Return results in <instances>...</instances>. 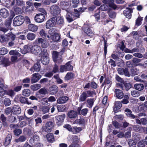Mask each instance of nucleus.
Returning <instances> with one entry per match:
<instances>
[{
	"instance_id": "nucleus-7",
	"label": "nucleus",
	"mask_w": 147,
	"mask_h": 147,
	"mask_svg": "<svg viewBox=\"0 0 147 147\" xmlns=\"http://www.w3.org/2000/svg\"><path fill=\"white\" fill-rule=\"evenodd\" d=\"M53 61L56 63H61L63 61L61 57H58V53L56 51H53Z\"/></svg>"
},
{
	"instance_id": "nucleus-26",
	"label": "nucleus",
	"mask_w": 147,
	"mask_h": 147,
	"mask_svg": "<svg viewBox=\"0 0 147 147\" xmlns=\"http://www.w3.org/2000/svg\"><path fill=\"white\" fill-rule=\"evenodd\" d=\"M95 99L94 98H88L86 100L87 107L89 108H91L94 104Z\"/></svg>"
},
{
	"instance_id": "nucleus-25",
	"label": "nucleus",
	"mask_w": 147,
	"mask_h": 147,
	"mask_svg": "<svg viewBox=\"0 0 147 147\" xmlns=\"http://www.w3.org/2000/svg\"><path fill=\"white\" fill-rule=\"evenodd\" d=\"M125 114L128 117H130L132 119L136 118L135 115L132 114V111L130 109L126 108L125 110Z\"/></svg>"
},
{
	"instance_id": "nucleus-20",
	"label": "nucleus",
	"mask_w": 147,
	"mask_h": 147,
	"mask_svg": "<svg viewBox=\"0 0 147 147\" xmlns=\"http://www.w3.org/2000/svg\"><path fill=\"white\" fill-rule=\"evenodd\" d=\"M40 138L39 136L36 135H34L32 138H31L29 140V142L31 144L36 143L37 142L39 141Z\"/></svg>"
},
{
	"instance_id": "nucleus-48",
	"label": "nucleus",
	"mask_w": 147,
	"mask_h": 147,
	"mask_svg": "<svg viewBox=\"0 0 147 147\" xmlns=\"http://www.w3.org/2000/svg\"><path fill=\"white\" fill-rule=\"evenodd\" d=\"M26 140V137L24 136H20L19 138L16 139L15 141L17 142H24Z\"/></svg>"
},
{
	"instance_id": "nucleus-12",
	"label": "nucleus",
	"mask_w": 147,
	"mask_h": 147,
	"mask_svg": "<svg viewBox=\"0 0 147 147\" xmlns=\"http://www.w3.org/2000/svg\"><path fill=\"white\" fill-rule=\"evenodd\" d=\"M42 76L38 73H36L32 75V77L31 79V81L32 83H34L37 82L41 78Z\"/></svg>"
},
{
	"instance_id": "nucleus-36",
	"label": "nucleus",
	"mask_w": 147,
	"mask_h": 147,
	"mask_svg": "<svg viewBox=\"0 0 147 147\" xmlns=\"http://www.w3.org/2000/svg\"><path fill=\"white\" fill-rule=\"evenodd\" d=\"M55 19V22L56 24L57 23L58 24H62L64 22V20L63 18L62 17L59 16L56 18L54 17Z\"/></svg>"
},
{
	"instance_id": "nucleus-1",
	"label": "nucleus",
	"mask_w": 147,
	"mask_h": 147,
	"mask_svg": "<svg viewBox=\"0 0 147 147\" xmlns=\"http://www.w3.org/2000/svg\"><path fill=\"white\" fill-rule=\"evenodd\" d=\"M33 45H40L42 48H46L48 47V44L46 41L42 38L38 37L33 42Z\"/></svg>"
},
{
	"instance_id": "nucleus-15",
	"label": "nucleus",
	"mask_w": 147,
	"mask_h": 147,
	"mask_svg": "<svg viewBox=\"0 0 147 147\" xmlns=\"http://www.w3.org/2000/svg\"><path fill=\"white\" fill-rule=\"evenodd\" d=\"M0 15L3 18H6L9 16V13L6 9L2 8L0 10Z\"/></svg>"
},
{
	"instance_id": "nucleus-33",
	"label": "nucleus",
	"mask_w": 147,
	"mask_h": 147,
	"mask_svg": "<svg viewBox=\"0 0 147 147\" xmlns=\"http://www.w3.org/2000/svg\"><path fill=\"white\" fill-rule=\"evenodd\" d=\"M68 115L70 118H74L77 116V113L76 112L74 111H71L68 113Z\"/></svg>"
},
{
	"instance_id": "nucleus-51",
	"label": "nucleus",
	"mask_w": 147,
	"mask_h": 147,
	"mask_svg": "<svg viewBox=\"0 0 147 147\" xmlns=\"http://www.w3.org/2000/svg\"><path fill=\"white\" fill-rule=\"evenodd\" d=\"M74 76V74L71 73H68L66 75L65 78L66 80H68L73 78Z\"/></svg>"
},
{
	"instance_id": "nucleus-28",
	"label": "nucleus",
	"mask_w": 147,
	"mask_h": 147,
	"mask_svg": "<svg viewBox=\"0 0 147 147\" xmlns=\"http://www.w3.org/2000/svg\"><path fill=\"white\" fill-rule=\"evenodd\" d=\"M74 124H77L79 125H84L85 123V121L83 118L76 119L74 122Z\"/></svg>"
},
{
	"instance_id": "nucleus-22",
	"label": "nucleus",
	"mask_w": 147,
	"mask_h": 147,
	"mask_svg": "<svg viewBox=\"0 0 147 147\" xmlns=\"http://www.w3.org/2000/svg\"><path fill=\"white\" fill-rule=\"evenodd\" d=\"M69 99V98L66 96L61 97L59 98L57 100L58 103L63 104L65 103Z\"/></svg>"
},
{
	"instance_id": "nucleus-43",
	"label": "nucleus",
	"mask_w": 147,
	"mask_h": 147,
	"mask_svg": "<svg viewBox=\"0 0 147 147\" xmlns=\"http://www.w3.org/2000/svg\"><path fill=\"white\" fill-rule=\"evenodd\" d=\"M143 20V18L140 16L138 17L137 19L136 22V26H138L142 24V21Z\"/></svg>"
},
{
	"instance_id": "nucleus-42",
	"label": "nucleus",
	"mask_w": 147,
	"mask_h": 147,
	"mask_svg": "<svg viewBox=\"0 0 147 147\" xmlns=\"http://www.w3.org/2000/svg\"><path fill=\"white\" fill-rule=\"evenodd\" d=\"M57 107L59 112H63L66 110V107L63 105H58Z\"/></svg>"
},
{
	"instance_id": "nucleus-32",
	"label": "nucleus",
	"mask_w": 147,
	"mask_h": 147,
	"mask_svg": "<svg viewBox=\"0 0 147 147\" xmlns=\"http://www.w3.org/2000/svg\"><path fill=\"white\" fill-rule=\"evenodd\" d=\"M122 105L121 103L120 102L118 101L116 102L115 104V107L113 108L114 111L116 113L117 110L121 107Z\"/></svg>"
},
{
	"instance_id": "nucleus-5",
	"label": "nucleus",
	"mask_w": 147,
	"mask_h": 147,
	"mask_svg": "<svg viewBox=\"0 0 147 147\" xmlns=\"http://www.w3.org/2000/svg\"><path fill=\"white\" fill-rule=\"evenodd\" d=\"M61 11L59 7L56 5H53L50 7V12L53 16H55L59 14Z\"/></svg>"
},
{
	"instance_id": "nucleus-2",
	"label": "nucleus",
	"mask_w": 147,
	"mask_h": 147,
	"mask_svg": "<svg viewBox=\"0 0 147 147\" xmlns=\"http://www.w3.org/2000/svg\"><path fill=\"white\" fill-rule=\"evenodd\" d=\"M32 46L31 52L35 55H38L42 52V49L40 46L35 44Z\"/></svg>"
},
{
	"instance_id": "nucleus-38",
	"label": "nucleus",
	"mask_w": 147,
	"mask_h": 147,
	"mask_svg": "<svg viewBox=\"0 0 147 147\" xmlns=\"http://www.w3.org/2000/svg\"><path fill=\"white\" fill-rule=\"evenodd\" d=\"M134 87L136 89L139 91L142 90L144 88V86L142 84H135Z\"/></svg>"
},
{
	"instance_id": "nucleus-14",
	"label": "nucleus",
	"mask_w": 147,
	"mask_h": 147,
	"mask_svg": "<svg viewBox=\"0 0 147 147\" xmlns=\"http://www.w3.org/2000/svg\"><path fill=\"white\" fill-rule=\"evenodd\" d=\"M132 12V9L130 8L127 7L123 11L124 15L126 18L130 19L131 17V13Z\"/></svg>"
},
{
	"instance_id": "nucleus-64",
	"label": "nucleus",
	"mask_w": 147,
	"mask_h": 147,
	"mask_svg": "<svg viewBox=\"0 0 147 147\" xmlns=\"http://www.w3.org/2000/svg\"><path fill=\"white\" fill-rule=\"evenodd\" d=\"M14 134L16 136H18L22 133V131L20 129H16L13 131Z\"/></svg>"
},
{
	"instance_id": "nucleus-8",
	"label": "nucleus",
	"mask_w": 147,
	"mask_h": 147,
	"mask_svg": "<svg viewBox=\"0 0 147 147\" xmlns=\"http://www.w3.org/2000/svg\"><path fill=\"white\" fill-rule=\"evenodd\" d=\"M44 14L42 13H39L36 14L34 17L35 21L38 23H41L43 22L45 20V16Z\"/></svg>"
},
{
	"instance_id": "nucleus-19",
	"label": "nucleus",
	"mask_w": 147,
	"mask_h": 147,
	"mask_svg": "<svg viewBox=\"0 0 147 147\" xmlns=\"http://www.w3.org/2000/svg\"><path fill=\"white\" fill-rule=\"evenodd\" d=\"M12 112L15 114H19L21 113V109L19 106L15 105L12 108Z\"/></svg>"
},
{
	"instance_id": "nucleus-62",
	"label": "nucleus",
	"mask_w": 147,
	"mask_h": 147,
	"mask_svg": "<svg viewBox=\"0 0 147 147\" xmlns=\"http://www.w3.org/2000/svg\"><path fill=\"white\" fill-rule=\"evenodd\" d=\"M9 40L11 39V41H14L16 38V35L12 32L8 33Z\"/></svg>"
},
{
	"instance_id": "nucleus-61",
	"label": "nucleus",
	"mask_w": 147,
	"mask_h": 147,
	"mask_svg": "<svg viewBox=\"0 0 147 147\" xmlns=\"http://www.w3.org/2000/svg\"><path fill=\"white\" fill-rule=\"evenodd\" d=\"M71 63L70 61L68 62L66 64L65 66L66 67V69L67 71H69L72 70L73 69L72 66L70 64Z\"/></svg>"
},
{
	"instance_id": "nucleus-59",
	"label": "nucleus",
	"mask_w": 147,
	"mask_h": 147,
	"mask_svg": "<svg viewBox=\"0 0 147 147\" xmlns=\"http://www.w3.org/2000/svg\"><path fill=\"white\" fill-rule=\"evenodd\" d=\"M100 11L98 10H97L96 13L94 14V16L95 17V19L97 21L99 20L100 19Z\"/></svg>"
},
{
	"instance_id": "nucleus-9",
	"label": "nucleus",
	"mask_w": 147,
	"mask_h": 147,
	"mask_svg": "<svg viewBox=\"0 0 147 147\" xmlns=\"http://www.w3.org/2000/svg\"><path fill=\"white\" fill-rule=\"evenodd\" d=\"M55 20L54 17L48 20L47 21L46 24V28L48 29L50 28L51 27L54 26L56 25Z\"/></svg>"
},
{
	"instance_id": "nucleus-47",
	"label": "nucleus",
	"mask_w": 147,
	"mask_h": 147,
	"mask_svg": "<svg viewBox=\"0 0 147 147\" xmlns=\"http://www.w3.org/2000/svg\"><path fill=\"white\" fill-rule=\"evenodd\" d=\"M9 54L11 55H16L18 57H19L20 55V54L17 51L12 50L10 51Z\"/></svg>"
},
{
	"instance_id": "nucleus-17",
	"label": "nucleus",
	"mask_w": 147,
	"mask_h": 147,
	"mask_svg": "<svg viewBox=\"0 0 147 147\" xmlns=\"http://www.w3.org/2000/svg\"><path fill=\"white\" fill-rule=\"evenodd\" d=\"M41 68L40 64L38 62L36 63L34 66L30 69V71L34 72V71H39Z\"/></svg>"
},
{
	"instance_id": "nucleus-23",
	"label": "nucleus",
	"mask_w": 147,
	"mask_h": 147,
	"mask_svg": "<svg viewBox=\"0 0 147 147\" xmlns=\"http://www.w3.org/2000/svg\"><path fill=\"white\" fill-rule=\"evenodd\" d=\"M66 11L67 12V13L66 16V18L67 21L70 22L73 21V15L70 12L69 10L68 9L66 10Z\"/></svg>"
},
{
	"instance_id": "nucleus-31",
	"label": "nucleus",
	"mask_w": 147,
	"mask_h": 147,
	"mask_svg": "<svg viewBox=\"0 0 147 147\" xmlns=\"http://www.w3.org/2000/svg\"><path fill=\"white\" fill-rule=\"evenodd\" d=\"M28 28L29 30L32 32H35L38 30L37 26L33 24H30L28 26Z\"/></svg>"
},
{
	"instance_id": "nucleus-57",
	"label": "nucleus",
	"mask_w": 147,
	"mask_h": 147,
	"mask_svg": "<svg viewBox=\"0 0 147 147\" xmlns=\"http://www.w3.org/2000/svg\"><path fill=\"white\" fill-rule=\"evenodd\" d=\"M32 46L31 45L29 44L25 45L24 47V50H25L27 53H28L30 51L31 52V49L32 48Z\"/></svg>"
},
{
	"instance_id": "nucleus-24",
	"label": "nucleus",
	"mask_w": 147,
	"mask_h": 147,
	"mask_svg": "<svg viewBox=\"0 0 147 147\" xmlns=\"http://www.w3.org/2000/svg\"><path fill=\"white\" fill-rule=\"evenodd\" d=\"M87 97L86 92L84 91L81 93L79 97V101L81 102L85 101Z\"/></svg>"
},
{
	"instance_id": "nucleus-46",
	"label": "nucleus",
	"mask_w": 147,
	"mask_h": 147,
	"mask_svg": "<svg viewBox=\"0 0 147 147\" xmlns=\"http://www.w3.org/2000/svg\"><path fill=\"white\" fill-rule=\"evenodd\" d=\"M12 19L11 18H9L6 20L5 23V25L6 27L9 28V29L10 28L11 25V23Z\"/></svg>"
},
{
	"instance_id": "nucleus-27",
	"label": "nucleus",
	"mask_w": 147,
	"mask_h": 147,
	"mask_svg": "<svg viewBox=\"0 0 147 147\" xmlns=\"http://www.w3.org/2000/svg\"><path fill=\"white\" fill-rule=\"evenodd\" d=\"M36 37L35 34L29 32L26 35V38L28 40L30 41H32L34 40Z\"/></svg>"
},
{
	"instance_id": "nucleus-21",
	"label": "nucleus",
	"mask_w": 147,
	"mask_h": 147,
	"mask_svg": "<svg viewBox=\"0 0 147 147\" xmlns=\"http://www.w3.org/2000/svg\"><path fill=\"white\" fill-rule=\"evenodd\" d=\"M9 35L8 33L4 35H1L0 37L1 42H4L9 41Z\"/></svg>"
},
{
	"instance_id": "nucleus-60",
	"label": "nucleus",
	"mask_w": 147,
	"mask_h": 147,
	"mask_svg": "<svg viewBox=\"0 0 147 147\" xmlns=\"http://www.w3.org/2000/svg\"><path fill=\"white\" fill-rule=\"evenodd\" d=\"M131 75L132 76H134L135 75H138V70L136 68H135L131 69Z\"/></svg>"
},
{
	"instance_id": "nucleus-45",
	"label": "nucleus",
	"mask_w": 147,
	"mask_h": 147,
	"mask_svg": "<svg viewBox=\"0 0 147 147\" xmlns=\"http://www.w3.org/2000/svg\"><path fill=\"white\" fill-rule=\"evenodd\" d=\"M11 135H9L6 137L4 143L5 145L7 146L11 142Z\"/></svg>"
},
{
	"instance_id": "nucleus-16",
	"label": "nucleus",
	"mask_w": 147,
	"mask_h": 147,
	"mask_svg": "<svg viewBox=\"0 0 147 147\" xmlns=\"http://www.w3.org/2000/svg\"><path fill=\"white\" fill-rule=\"evenodd\" d=\"M82 107V105L80 107H78L77 109V111L80 115L86 116L88 112V109L87 108H85L81 110Z\"/></svg>"
},
{
	"instance_id": "nucleus-58",
	"label": "nucleus",
	"mask_w": 147,
	"mask_h": 147,
	"mask_svg": "<svg viewBox=\"0 0 147 147\" xmlns=\"http://www.w3.org/2000/svg\"><path fill=\"white\" fill-rule=\"evenodd\" d=\"M108 8V6L105 4L102 5L100 6L98 8L97 10H98L99 11L100 10L105 11L107 10Z\"/></svg>"
},
{
	"instance_id": "nucleus-18",
	"label": "nucleus",
	"mask_w": 147,
	"mask_h": 147,
	"mask_svg": "<svg viewBox=\"0 0 147 147\" xmlns=\"http://www.w3.org/2000/svg\"><path fill=\"white\" fill-rule=\"evenodd\" d=\"M58 87L55 85L50 87L49 88V91L51 94H54L57 93L58 91Z\"/></svg>"
},
{
	"instance_id": "nucleus-50",
	"label": "nucleus",
	"mask_w": 147,
	"mask_h": 147,
	"mask_svg": "<svg viewBox=\"0 0 147 147\" xmlns=\"http://www.w3.org/2000/svg\"><path fill=\"white\" fill-rule=\"evenodd\" d=\"M128 144L129 147H136V144L134 141L131 139H129L128 141Z\"/></svg>"
},
{
	"instance_id": "nucleus-39",
	"label": "nucleus",
	"mask_w": 147,
	"mask_h": 147,
	"mask_svg": "<svg viewBox=\"0 0 147 147\" xmlns=\"http://www.w3.org/2000/svg\"><path fill=\"white\" fill-rule=\"evenodd\" d=\"M86 92L87 97H93L94 96L96 95V93L94 91L88 90L85 91Z\"/></svg>"
},
{
	"instance_id": "nucleus-29",
	"label": "nucleus",
	"mask_w": 147,
	"mask_h": 147,
	"mask_svg": "<svg viewBox=\"0 0 147 147\" xmlns=\"http://www.w3.org/2000/svg\"><path fill=\"white\" fill-rule=\"evenodd\" d=\"M74 138H75L76 140H74L73 143H72L69 147H79V145L78 144V142L79 139L77 136H75Z\"/></svg>"
},
{
	"instance_id": "nucleus-10",
	"label": "nucleus",
	"mask_w": 147,
	"mask_h": 147,
	"mask_svg": "<svg viewBox=\"0 0 147 147\" xmlns=\"http://www.w3.org/2000/svg\"><path fill=\"white\" fill-rule=\"evenodd\" d=\"M117 71L119 74L121 75H122L124 74L125 76H130V74L128 71V70L127 68H119L117 69Z\"/></svg>"
},
{
	"instance_id": "nucleus-54",
	"label": "nucleus",
	"mask_w": 147,
	"mask_h": 147,
	"mask_svg": "<svg viewBox=\"0 0 147 147\" xmlns=\"http://www.w3.org/2000/svg\"><path fill=\"white\" fill-rule=\"evenodd\" d=\"M131 95L134 97H138L140 95L139 92L136 90H133L131 91Z\"/></svg>"
},
{
	"instance_id": "nucleus-37",
	"label": "nucleus",
	"mask_w": 147,
	"mask_h": 147,
	"mask_svg": "<svg viewBox=\"0 0 147 147\" xmlns=\"http://www.w3.org/2000/svg\"><path fill=\"white\" fill-rule=\"evenodd\" d=\"M41 87L40 84H33L30 86V88L33 91H36L40 89Z\"/></svg>"
},
{
	"instance_id": "nucleus-40",
	"label": "nucleus",
	"mask_w": 147,
	"mask_h": 147,
	"mask_svg": "<svg viewBox=\"0 0 147 147\" xmlns=\"http://www.w3.org/2000/svg\"><path fill=\"white\" fill-rule=\"evenodd\" d=\"M82 130V128L81 127H74L72 128V132L74 134H76L79 133Z\"/></svg>"
},
{
	"instance_id": "nucleus-44",
	"label": "nucleus",
	"mask_w": 147,
	"mask_h": 147,
	"mask_svg": "<svg viewBox=\"0 0 147 147\" xmlns=\"http://www.w3.org/2000/svg\"><path fill=\"white\" fill-rule=\"evenodd\" d=\"M50 109V108L48 106L42 107L41 108V111L43 114H45L48 112Z\"/></svg>"
},
{
	"instance_id": "nucleus-56",
	"label": "nucleus",
	"mask_w": 147,
	"mask_h": 147,
	"mask_svg": "<svg viewBox=\"0 0 147 147\" xmlns=\"http://www.w3.org/2000/svg\"><path fill=\"white\" fill-rule=\"evenodd\" d=\"M8 51L7 49L5 47L0 48V54L1 55H4L7 53Z\"/></svg>"
},
{
	"instance_id": "nucleus-34",
	"label": "nucleus",
	"mask_w": 147,
	"mask_h": 147,
	"mask_svg": "<svg viewBox=\"0 0 147 147\" xmlns=\"http://www.w3.org/2000/svg\"><path fill=\"white\" fill-rule=\"evenodd\" d=\"M116 97L118 98H121L123 96V92L121 90L116 89L115 90Z\"/></svg>"
},
{
	"instance_id": "nucleus-35",
	"label": "nucleus",
	"mask_w": 147,
	"mask_h": 147,
	"mask_svg": "<svg viewBox=\"0 0 147 147\" xmlns=\"http://www.w3.org/2000/svg\"><path fill=\"white\" fill-rule=\"evenodd\" d=\"M51 39L55 42H59L60 39L59 35L57 33L54 34V35H52V36Z\"/></svg>"
},
{
	"instance_id": "nucleus-52",
	"label": "nucleus",
	"mask_w": 147,
	"mask_h": 147,
	"mask_svg": "<svg viewBox=\"0 0 147 147\" xmlns=\"http://www.w3.org/2000/svg\"><path fill=\"white\" fill-rule=\"evenodd\" d=\"M60 5L62 9L65 10L66 11V10L68 9H66L65 7H67L68 5V4L67 2H65L64 1L61 2L60 3Z\"/></svg>"
},
{
	"instance_id": "nucleus-11",
	"label": "nucleus",
	"mask_w": 147,
	"mask_h": 147,
	"mask_svg": "<svg viewBox=\"0 0 147 147\" xmlns=\"http://www.w3.org/2000/svg\"><path fill=\"white\" fill-rule=\"evenodd\" d=\"M65 117V114L59 115L55 117L56 123L58 126H60L61 125Z\"/></svg>"
},
{
	"instance_id": "nucleus-53",
	"label": "nucleus",
	"mask_w": 147,
	"mask_h": 147,
	"mask_svg": "<svg viewBox=\"0 0 147 147\" xmlns=\"http://www.w3.org/2000/svg\"><path fill=\"white\" fill-rule=\"evenodd\" d=\"M8 120L11 122H17L16 117L12 115L9 116L8 117Z\"/></svg>"
},
{
	"instance_id": "nucleus-41",
	"label": "nucleus",
	"mask_w": 147,
	"mask_h": 147,
	"mask_svg": "<svg viewBox=\"0 0 147 147\" xmlns=\"http://www.w3.org/2000/svg\"><path fill=\"white\" fill-rule=\"evenodd\" d=\"M30 90L26 89L23 90L22 92V95L25 96H28L30 94Z\"/></svg>"
},
{
	"instance_id": "nucleus-3",
	"label": "nucleus",
	"mask_w": 147,
	"mask_h": 147,
	"mask_svg": "<svg viewBox=\"0 0 147 147\" xmlns=\"http://www.w3.org/2000/svg\"><path fill=\"white\" fill-rule=\"evenodd\" d=\"M24 21L23 17L20 15L16 16L13 20V25L15 26H18L22 25Z\"/></svg>"
},
{
	"instance_id": "nucleus-13",
	"label": "nucleus",
	"mask_w": 147,
	"mask_h": 147,
	"mask_svg": "<svg viewBox=\"0 0 147 147\" xmlns=\"http://www.w3.org/2000/svg\"><path fill=\"white\" fill-rule=\"evenodd\" d=\"M54 126V124L51 121L47 122L45 125V130L46 132H50Z\"/></svg>"
},
{
	"instance_id": "nucleus-4",
	"label": "nucleus",
	"mask_w": 147,
	"mask_h": 147,
	"mask_svg": "<svg viewBox=\"0 0 147 147\" xmlns=\"http://www.w3.org/2000/svg\"><path fill=\"white\" fill-rule=\"evenodd\" d=\"M42 55L41 59V61L42 63L44 65L47 64L49 62V59L47 55V50L46 49L43 50L41 54V55Z\"/></svg>"
},
{
	"instance_id": "nucleus-30",
	"label": "nucleus",
	"mask_w": 147,
	"mask_h": 147,
	"mask_svg": "<svg viewBox=\"0 0 147 147\" xmlns=\"http://www.w3.org/2000/svg\"><path fill=\"white\" fill-rule=\"evenodd\" d=\"M47 139L48 141L50 142H53L55 141L54 135L52 133H49L46 136Z\"/></svg>"
},
{
	"instance_id": "nucleus-49",
	"label": "nucleus",
	"mask_w": 147,
	"mask_h": 147,
	"mask_svg": "<svg viewBox=\"0 0 147 147\" xmlns=\"http://www.w3.org/2000/svg\"><path fill=\"white\" fill-rule=\"evenodd\" d=\"M84 32L88 36H92L93 35V33L92 30L90 28H86L84 30Z\"/></svg>"
},
{
	"instance_id": "nucleus-6",
	"label": "nucleus",
	"mask_w": 147,
	"mask_h": 147,
	"mask_svg": "<svg viewBox=\"0 0 147 147\" xmlns=\"http://www.w3.org/2000/svg\"><path fill=\"white\" fill-rule=\"evenodd\" d=\"M48 93L47 89L45 88L40 89L36 93V95L37 98H40Z\"/></svg>"
},
{
	"instance_id": "nucleus-63",
	"label": "nucleus",
	"mask_w": 147,
	"mask_h": 147,
	"mask_svg": "<svg viewBox=\"0 0 147 147\" xmlns=\"http://www.w3.org/2000/svg\"><path fill=\"white\" fill-rule=\"evenodd\" d=\"M39 34L40 36L43 38H46L47 33L43 29H41L39 32Z\"/></svg>"
},
{
	"instance_id": "nucleus-55",
	"label": "nucleus",
	"mask_w": 147,
	"mask_h": 147,
	"mask_svg": "<svg viewBox=\"0 0 147 147\" xmlns=\"http://www.w3.org/2000/svg\"><path fill=\"white\" fill-rule=\"evenodd\" d=\"M71 2L72 3V7L74 8H76L78 6L79 3V0H71Z\"/></svg>"
}]
</instances>
